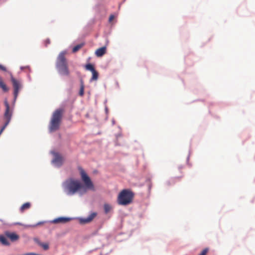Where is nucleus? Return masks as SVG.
I'll use <instances>...</instances> for the list:
<instances>
[{
  "instance_id": "nucleus-1",
  "label": "nucleus",
  "mask_w": 255,
  "mask_h": 255,
  "mask_svg": "<svg viewBox=\"0 0 255 255\" xmlns=\"http://www.w3.org/2000/svg\"><path fill=\"white\" fill-rule=\"evenodd\" d=\"M67 52L62 51L58 55L56 62V67L58 73L63 76H69L70 75V71L68 68V65L65 55Z\"/></svg>"
},
{
  "instance_id": "nucleus-2",
  "label": "nucleus",
  "mask_w": 255,
  "mask_h": 255,
  "mask_svg": "<svg viewBox=\"0 0 255 255\" xmlns=\"http://www.w3.org/2000/svg\"><path fill=\"white\" fill-rule=\"evenodd\" d=\"M67 52L62 51L58 55L56 62V67L58 73L63 76H69L70 75V71L68 68V65L65 55Z\"/></svg>"
},
{
  "instance_id": "nucleus-3",
  "label": "nucleus",
  "mask_w": 255,
  "mask_h": 255,
  "mask_svg": "<svg viewBox=\"0 0 255 255\" xmlns=\"http://www.w3.org/2000/svg\"><path fill=\"white\" fill-rule=\"evenodd\" d=\"M64 191L67 194L72 195L75 194L83 188L81 183L77 180L70 179L63 184Z\"/></svg>"
},
{
  "instance_id": "nucleus-4",
  "label": "nucleus",
  "mask_w": 255,
  "mask_h": 255,
  "mask_svg": "<svg viewBox=\"0 0 255 255\" xmlns=\"http://www.w3.org/2000/svg\"><path fill=\"white\" fill-rule=\"evenodd\" d=\"M63 112V109H59L53 113L49 126L50 132L55 131L59 129Z\"/></svg>"
},
{
  "instance_id": "nucleus-5",
  "label": "nucleus",
  "mask_w": 255,
  "mask_h": 255,
  "mask_svg": "<svg viewBox=\"0 0 255 255\" xmlns=\"http://www.w3.org/2000/svg\"><path fill=\"white\" fill-rule=\"evenodd\" d=\"M134 196L133 193L128 189L123 190L118 197V203L121 205H128L131 203Z\"/></svg>"
},
{
  "instance_id": "nucleus-6",
  "label": "nucleus",
  "mask_w": 255,
  "mask_h": 255,
  "mask_svg": "<svg viewBox=\"0 0 255 255\" xmlns=\"http://www.w3.org/2000/svg\"><path fill=\"white\" fill-rule=\"evenodd\" d=\"M4 104L5 107V110L4 113L3 117L4 119L5 120V122L3 126L1 128L0 130V135L1 134V133L3 132L4 129L5 128L6 126L9 124L12 112L11 110H10V106L8 104V102L7 100V99H5L4 101Z\"/></svg>"
},
{
  "instance_id": "nucleus-7",
  "label": "nucleus",
  "mask_w": 255,
  "mask_h": 255,
  "mask_svg": "<svg viewBox=\"0 0 255 255\" xmlns=\"http://www.w3.org/2000/svg\"><path fill=\"white\" fill-rule=\"evenodd\" d=\"M10 80L13 88L14 100L15 101L18 96L19 91L22 87L21 81L13 77L10 73Z\"/></svg>"
},
{
  "instance_id": "nucleus-8",
  "label": "nucleus",
  "mask_w": 255,
  "mask_h": 255,
  "mask_svg": "<svg viewBox=\"0 0 255 255\" xmlns=\"http://www.w3.org/2000/svg\"><path fill=\"white\" fill-rule=\"evenodd\" d=\"M78 169L80 171L81 179L86 187L88 188H92L93 187V183L84 170L81 167H79Z\"/></svg>"
},
{
  "instance_id": "nucleus-9",
  "label": "nucleus",
  "mask_w": 255,
  "mask_h": 255,
  "mask_svg": "<svg viewBox=\"0 0 255 255\" xmlns=\"http://www.w3.org/2000/svg\"><path fill=\"white\" fill-rule=\"evenodd\" d=\"M96 212L90 214L87 218L80 219V222L81 224H87L91 222L97 216Z\"/></svg>"
},
{
  "instance_id": "nucleus-10",
  "label": "nucleus",
  "mask_w": 255,
  "mask_h": 255,
  "mask_svg": "<svg viewBox=\"0 0 255 255\" xmlns=\"http://www.w3.org/2000/svg\"><path fill=\"white\" fill-rule=\"evenodd\" d=\"M71 220V218L67 217H59L55 219L52 221V223L54 224L58 223H66Z\"/></svg>"
},
{
  "instance_id": "nucleus-11",
  "label": "nucleus",
  "mask_w": 255,
  "mask_h": 255,
  "mask_svg": "<svg viewBox=\"0 0 255 255\" xmlns=\"http://www.w3.org/2000/svg\"><path fill=\"white\" fill-rule=\"evenodd\" d=\"M5 236L9 238L11 242H15L19 239V236L14 233L6 232L5 233Z\"/></svg>"
},
{
  "instance_id": "nucleus-12",
  "label": "nucleus",
  "mask_w": 255,
  "mask_h": 255,
  "mask_svg": "<svg viewBox=\"0 0 255 255\" xmlns=\"http://www.w3.org/2000/svg\"><path fill=\"white\" fill-rule=\"evenodd\" d=\"M63 158L60 155L56 154L53 160V162L57 166H61L63 164Z\"/></svg>"
},
{
  "instance_id": "nucleus-13",
  "label": "nucleus",
  "mask_w": 255,
  "mask_h": 255,
  "mask_svg": "<svg viewBox=\"0 0 255 255\" xmlns=\"http://www.w3.org/2000/svg\"><path fill=\"white\" fill-rule=\"evenodd\" d=\"M106 47L104 46L98 49L95 52V54L98 57H101L106 53Z\"/></svg>"
},
{
  "instance_id": "nucleus-14",
  "label": "nucleus",
  "mask_w": 255,
  "mask_h": 255,
  "mask_svg": "<svg viewBox=\"0 0 255 255\" xmlns=\"http://www.w3.org/2000/svg\"><path fill=\"white\" fill-rule=\"evenodd\" d=\"M35 241L36 243L40 247H41L44 250H47L49 249V245L46 243H41L38 239H35Z\"/></svg>"
},
{
  "instance_id": "nucleus-15",
  "label": "nucleus",
  "mask_w": 255,
  "mask_h": 255,
  "mask_svg": "<svg viewBox=\"0 0 255 255\" xmlns=\"http://www.w3.org/2000/svg\"><path fill=\"white\" fill-rule=\"evenodd\" d=\"M0 88L4 92H7L8 91V88L6 84L3 81L2 78L0 76Z\"/></svg>"
},
{
  "instance_id": "nucleus-16",
  "label": "nucleus",
  "mask_w": 255,
  "mask_h": 255,
  "mask_svg": "<svg viewBox=\"0 0 255 255\" xmlns=\"http://www.w3.org/2000/svg\"><path fill=\"white\" fill-rule=\"evenodd\" d=\"M31 204L29 202H26L23 204L20 207V210L21 212H23L25 210H27L30 208Z\"/></svg>"
},
{
  "instance_id": "nucleus-17",
  "label": "nucleus",
  "mask_w": 255,
  "mask_h": 255,
  "mask_svg": "<svg viewBox=\"0 0 255 255\" xmlns=\"http://www.w3.org/2000/svg\"><path fill=\"white\" fill-rule=\"evenodd\" d=\"M104 209L105 213L106 214H108L109 212H110L112 210V207L110 204H105L104 205Z\"/></svg>"
},
{
  "instance_id": "nucleus-18",
  "label": "nucleus",
  "mask_w": 255,
  "mask_h": 255,
  "mask_svg": "<svg viewBox=\"0 0 255 255\" xmlns=\"http://www.w3.org/2000/svg\"><path fill=\"white\" fill-rule=\"evenodd\" d=\"M0 242L3 245H9V243L6 238L3 236L0 235Z\"/></svg>"
},
{
  "instance_id": "nucleus-19",
  "label": "nucleus",
  "mask_w": 255,
  "mask_h": 255,
  "mask_svg": "<svg viewBox=\"0 0 255 255\" xmlns=\"http://www.w3.org/2000/svg\"><path fill=\"white\" fill-rule=\"evenodd\" d=\"M84 45V43H82L79 44H78L74 46L73 48L72 51L73 52L75 53L78 51L80 49H81L83 46Z\"/></svg>"
},
{
  "instance_id": "nucleus-20",
  "label": "nucleus",
  "mask_w": 255,
  "mask_h": 255,
  "mask_svg": "<svg viewBox=\"0 0 255 255\" xmlns=\"http://www.w3.org/2000/svg\"><path fill=\"white\" fill-rule=\"evenodd\" d=\"M84 94V82L82 80L81 81L80 89L79 91V95L83 96Z\"/></svg>"
},
{
  "instance_id": "nucleus-21",
  "label": "nucleus",
  "mask_w": 255,
  "mask_h": 255,
  "mask_svg": "<svg viewBox=\"0 0 255 255\" xmlns=\"http://www.w3.org/2000/svg\"><path fill=\"white\" fill-rule=\"evenodd\" d=\"M92 77L91 79V81H96L98 78V73L96 70L92 72Z\"/></svg>"
},
{
  "instance_id": "nucleus-22",
  "label": "nucleus",
  "mask_w": 255,
  "mask_h": 255,
  "mask_svg": "<svg viewBox=\"0 0 255 255\" xmlns=\"http://www.w3.org/2000/svg\"><path fill=\"white\" fill-rule=\"evenodd\" d=\"M85 68L87 70L91 71L92 72L95 70L94 66L91 64H88L85 66Z\"/></svg>"
},
{
  "instance_id": "nucleus-23",
  "label": "nucleus",
  "mask_w": 255,
  "mask_h": 255,
  "mask_svg": "<svg viewBox=\"0 0 255 255\" xmlns=\"http://www.w3.org/2000/svg\"><path fill=\"white\" fill-rule=\"evenodd\" d=\"M208 252V249L207 248H206V249H204L199 255H206Z\"/></svg>"
},
{
  "instance_id": "nucleus-24",
  "label": "nucleus",
  "mask_w": 255,
  "mask_h": 255,
  "mask_svg": "<svg viewBox=\"0 0 255 255\" xmlns=\"http://www.w3.org/2000/svg\"><path fill=\"white\" fill-rule=\"evenodd\" d=\"M0 70L3 71H6V68L2 65L0 64Z\"/></svg>"
},
{
  "instance_id": "nucleus-25",
  "label": "nucleus",
  "mask_w": 255,
  "mask_h": 255,
  "mask_svg": "<svg viewBox=\"0 0 255 255\" xmlns=\"http://www.w3.org/2000/svg\"><path fill=\"white\" fill-rule=\"evenodd\" d=\"M114 18V16L113 15H111L109 17V21H112L113 19Z\"/></svg>"
},
{
  "instance_id": "nucleus-26",
  "label": "nucleus",
  "mask_w": 255,
  "mask_h": 255,
  "mask_svg": "<svg viewBox=\"0 0 255 255\" xmlns=\"http://www.w3.org/2000/svg\"><path fill=\"white\" fill-rule=\"evenodd\" d=\"M41 224V223H38L36 225H40V224Z\"/></svg>"
},
{
  "instance_id": "nucleus-27",
  "label": "nucleus",
  "mask_w": 255,
  "mask_h": 255,
  "mask_svg": "<svg viewBox=\"0 0 255 255\" xmlns=\"http://www.w3.org/2000/svg\"><path fill=\"white\" fill-rule=\"evenodd\" d=\"M47 43H50V41H49V40H48Z\"/></svg>"
},
{
  "instance_id": "nucleus-28",
  "label": "nucleus",
  "mask_w": 255,
  "mask_h": 255,
  "mask_svg": "<svg viewBox=\"0 0 255 255\" xmlns=\"http://www.w3.org/2000/svg\"><path fill=\"white\" fill-rule=\"evenodd\" d=\"M24 67H21V69H24Z\"/></svg>"
}]
</instances>
